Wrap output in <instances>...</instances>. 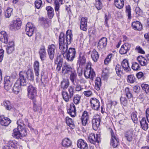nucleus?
Returning a JSON list of instances; mask_svg holds the SVG:
<instances>
[{"mask_svg":"<svg viewBox=\"0 0 149 149\" xmlns=\"http://www.w3.org/2000/svg\"><path fill=\"white\" fill-rule=\"evenodd\" d=\"M73 35L71 31L68 30L67 31L65 36L66 42L65 41L64 34L61 32L59 38V48L62 52V54L64 56L65 53L68 50V45L71 43L73 40Z\"/></svg>","mask_w":149,"mask_h":149,"instance_id":"nucleus-1","label":"nucleus"},{"mask_svg":"<svg viewBox=\"0 0 149 149\" xmlns=\"http://www.w3.org/2000/svg\"><path fill=\"white\" fill-rule=\"evenodd\" d=\"M69 94L67 92L65 91H62V94L64 100L66 102L69 101L73 96L74 92V88L72 86H70L68 89Z\"/></svg>","mask_w":149,"mask_h":149,"instance_id":"nucleus-2","label":"nucleus"},{"mask_svg":"<svg viewBox=\"0 0 149 149\" xmlns=\"http://www.w3.org/2000/svg\"><path fill=\"white\" fill-rule=\"evenodd\" d=\"M76 51L74 48H70L65 53L64 57H65L67 60L72 61L75 57Z\"/></svg>","mask_w":149,"mask_h":149,"instance_id":"nucleus-3","label":"nucleus"},{"mask_svg":"<svg viewBox=\"0 0 149 149\" xmlns=\"http://www.w3.org/2000/svg\"><path fill=\"white\" fill-rule=\"evenodd\" d=\"M28 96L31 99H33L36 97L37 94L36 88L31 85L27 88Z\"/></svg>","mask_w":149,"mask_h":149,"instance_id":"nucleus-4","label":"nucleus"},{"mask_svg":"<svg viewBox=\"0 0 149 149\" xmlns=\"http://www.w3.org/2000/svg\"><path fill=\"white\" fill-rule=\"evenodd\" d=\"M14 132L12 133V136L17 139H21L22 137L25 136L26 134V130H21L15 129L13 130Z\"/></svg>","mask_w":149,"mask_h":149,"instance_id":"nucleus-5","label":"nucleus"},{"mask_svg":"<svg viewBox=\"0 0 149 149\" xmlns=\"http://www.w3.org/2000/svg\"><path fill=\"white\" fill-rule=\"evenodd\" d=\"M22 23L20 19L18 18L16 20L13 21L10 24V29L13 31L18 30L20 29Z\"/></svg>","mask_w":149,"mask_h":149,"instance_id":"nucleus-6","label":"nucleus"},{"mask_svg":"<svg viewBox=\"0 0 149 149\" xmlns=\"http://www.w3.org/2000/svg\"><path fill=\"white\" fill-rule=\"evenodd\" d=\"M36 28L31 23L28 22L26 25V34L29 36H31L34 32L36 30Z\"/></svg>","mask_w":149,"mask_h":149,"instance_id":"nucleus-7","label":"nucleus"},{"mask_svg":"<svg viewBox=\"0 0 149 149\" xmlns=\"http://www.w3.org/2000/svg\"><path fill=\"white\" fill-rule=\"evenodd\" d=\"M88 140L90 143L95 144L96 143H99L100 141V135L96 134L95 135L93 133H91L89 135Z\"/></svg>","mask_w":149,"mask_h":149,"instance_id":"nucleus-8","label":"nucleus"},{"mask_svg":"<svg viewBox=\"0 0 149 149\" xmlns=\"http://www.w3.org/2000/svg\"><path fill=\"white\" fill-rule=\"evenodd\" d=\"M84 75L86 79H90L93 80L94 77H95V74L93 69L91 67L87 68L84 71Z\"/></svg>","mask_w":149,"mask_h":149,"instance_id":"nucleus-9","label":"nucleus"},{"mask_svg":"<svg viewBox=\"0 0 149 149\" xmlns=\"http://www.w3.org/2000/svg\"><path fill=\"white\" fill-rule=\"evenodd\" d=\"M90 103L92 108L95 110L99 109L100 103L99 100L95 98H91L90 99Z\"/></svg>","mask_w":149,"mask_h":149,"instance_id":"nucleus-10","label":"nucleus"},{"mask_svg":"<svg viewBox=\"0 0 149 149\" xmlns=\"http://www.w3.org/2000/svg\"><path fill=\"white\" fill-rule=\"evenodd\" d=\"M56 49V46L54 44H51L48 46L47 50L48 54L51 61H52L54 58Z\"/></svg>","mask_w":149,"mask_h":149,"instance_id":"nucleus-11","label":"nucleus"},{"mask_svg":"<svg viewBox=\"0 0 149 149\" xmlns=\"http://www.w3.org/2000/svg\"><path fill=\"white\" fill-rule=\"evenodd\" d=\"M12 83L10 81V77L7 76L4 78V85L5 89L7 91L12 90Z\"/></svg>","mask_w":149,"mask_h":149,"instance_id":"nucleus-12","label":"nucleus"},{"mask_svg":"<svg viewBox=\"0 0 149 149\" xmlns=\"http://www.w3.org/2000/svg\"><path fill=\"white\" fill-rule=\"evenodd\" d=\"M107 40L105 37L101 38L97 43V47L99 50L104 49L107 46Z\"/></svg>","mask_w":149,"mask_h":149,"instance_id":"nucleus-13","label":"nucleus"},{"mask_svg":"<svg viewBox=\"0 0 149 149\" xmlns=\"http://www.w3.org/2000/svg\"><path fill=\"white\" fill-rule=\"evenodd\" d=\"M25 72L21 71L19 73V79L17 81H19L20 84L22 86H25L28 83L27 80L25 77Z\"/></svg>","mask_w":149,"mask_h":149,"instance_id":"nucleus-14","label":"nucleus"},{"mask_svg":"<svg viewBox=\"0 0 149 149\" xmlns=\"http://www.w3.org/2000/svg\"><path fill=\"white\" fill-rule=\"evenodd\" d=\"M25 72L21 71L19 73V79L17 81H19L20 84L22 86H25L28 83L27 80L25 77Z\"/></svg>","mask_w":149,"mask_h":149,"instance_id":"nucleus-15","label":"nucleus"},{"mask_svg":"<svg viewBox=\"0 0 149 149\" xmlns=\"http://www.w3.org/2000/svg\"><path fill=\"white\" fill-rule=\"evenodd\" d=\"M74 70V69L72 67L70 64L65 63L63 66L62 72L65 74H69Z\"/></svg>","mask_w":149,"mask_h":149,"instance_id":"nucleus-16","label":"nucleus"},{"mask_svg":"<svg viewBox=\"0 0 149 149\" xmlns=\"http://www.w3.org/2000/svg\"><path fill=\"white\" fill-rule=\"evenodd\" d=\"M131 47V45L128 43H126L123 45L119 50V53L121 54H126L130 50Z\"/></svg>","mask_w":149,"mask_h":149,"instance_id":"nucleus-17","label":"nucleus"},{"mask_svg":"<svg viewBox=\"0 0 149 149\" xmlns=\"http://www.w3.org/2000/svg\"><path fill=\"white\" fill-rule=\"evenodd\" d=\"M21 85L19 81H17L12 89V91L15 94H18L21 90Z\"/></svg>","mask_w":149,"mask_h":149,"instance_id":"nucleus-18","label":"nucleus"},{"mask_svg":"<svg viewBox=\"0 0 149 149\" xmlns=\"http://www.w3.org/2000/svg\"><path fill=\"white\" fill-rule=\"evenodd\" d=\"M89 116L88 112L86 111H84L81 117V120L82 124L85 126L89 120Z\"/></svg>","mask_w":149,"mask_h":149,"instance_id":"nucleus-19","label":"nucleus"},{"mask_svg":"<svg viewBox=\"0 0 149 149\" xmlns=\"http://www.w3.org/2000/svg\"><path fill=\"white\" fill-rule=\"evenodd\" d=\"M0 40L2 42L6 44L8 41V35L6 32L4 31H1L0 33Z\"/></svg>","mask_w":149,"mask_h":149,"instance_id":"nucleus-20","label":"nucleus"},{"mask_svg":"<svg viewBox=\"0 0 149 149\" xmlns=\"http://www.w3.org/2000/svg\"><path fill=\"white\" fill-rule=\"evenodd\" d=\"M11 120L8 118L5 117L4 116H0V123L2 126H7L11 123Z\"/></svg>","mask_w":149,"mask_h":149,"instance_id":"nucleus-21","label":"nucleus"},{"mask_svg":"<svg viewBox=\"0 0 149 149\" xmlns=\"http://www.w3.org/2000/svg\"><path fill=\"white\" fill-rule=\"evenodd\" d=\"M77 145L78 147L80 149H88V148L87 143L81 139L78 140Z\"/></svg>","mask_w":149,"mask_h":149,"instance_id":"nucleus-22","label":"nucleus"},{"mask_svg":"<svg viewBox=\"0 0 149 149\" xmlns=\"http://www.w3.org/2000/svg\"><path fill=\"white\" fill-rule=\"evenodd\" d=\"M87 18L86 17H82L81 21L80 29L84 31L87 30L88 27L87 26Z\"/></svg>","mask_w":149,"mask_h":149,"instance_id":"nucleus-23","label":"nucleus"},{"mask_svg":"<svg viewBox=\"0 0 149 149\" xmlns=\"http://www.w3.org/2000/svg\"><path fill=\"white\" fill-rule=\"evenodd\" d=\"M39 54L40 58L42 61H44L46 56V52L45 47L44 46H42L40 49Z\"/></svg>","mask_w":149,"mask_h":149,"instance_id":"nucleus-24","label":"nucleus"},{"mask_svg":"<svg viewBox=\"0 0 149 149\" xmlns=\"http://www.w3.org/2000/svg\"><path fill=\"white\" fill-rule=\"evenodd\" d=\"M24 74L28 79L31 81L34 80V74L31 69H29L27 71L25 72Z\"/></svg>","mask_w":149,"mask_h":149,"instance_id":"nucleus-25","label":"nucleus"},{"mask_svg":"<svg viewBox=\"0 0 149 149\" xmlns=\"http://www.w3.org/2000/svg\"><path fill=\"white\" fill-rule=\"evenodd\" d=\"M76 107L73 103H71L70 105V107L67 110L68 113L72 117H74L76 115Z\"/></svg>","mask_w":149,"mask_h":149,"instance_id":"nucleus-26","label":"nucleus"},{"mask_svg":"<svg viewBox=\"0 0 149 149\" xmlns=\"http://www.w3.org/2000/svg\"><path fill=\"white\" fill-rule=\"evenodd\" d=\"M132 26L133 29L136 30L141 31L142 29V26L141 23L138 21L132 22Z\"/></svg>","mask_w":149,"mask_h":149,"instance_id":"nucleus-27","label":"nucleus"},{"mask_svg":"<svg viewBox=\"0 0 149 149\" xmlns=\"http://www.w3.org/2000/svg\"><path fill=\"white\" fill-rule=\"evenodd\" d=\"M123 69L126 72H129L130 71L131 68L129 67L128 61L125 59L123 60L121 64Z\"/></svg>","mask_w":149,"mask_h":149,"instance_id":"nucleus-28","label":"nucleus"},{"mask_svg":"<svg viewBox=\"0 0 149 149\" xmlns=\"http://www.w3.org/2000/svg\"><path fill=\"white\" fill-rule=\"evenodd\" d=\"M133 131L132 129L129 130L126 132L125 136L127 140L128 141L130 142L132 141L133 135Z\"/></svg>","mask_w":149,"mask_h":149,"instance_id":"nucleus-29","label":"nucleus"},{"mask_svg":"<svg viewBox=\"0 0 149 149\" xmlns=\"http://www.w3.org/2000/svg\"><path fill=\"white\" fill-rule=\"evenodd\" d=\"M46 9L47 11V13L48 17L50 19H52L54 15V10L53 8L50 6L46 7Z\"/></svg>","mask_w":149,"mask_h":149,"instance_id":"nucleus-30","label":"nucleus"},{"mask_svg":"<svg viewBox=\"0 0 149 149\" xmlns=\"http://www.w3.org/2000/svg\"><path fill=\"white\" fill-rule=\"evenodd\" d=\"M35 75L38 77L39 75V63L37 61H35L33 65Z\"/></svg>","mask_w":149,"mask_h":149,"instance_id":"nucleus-31","label":"nucleus"},{"mask_svg":"<svg viewBox=\"0 0 149 149\" xmlns=\"http://www.w3.org/2000/svg\"><path fill=\"white\" fill-rule=\"evenodd\" d=\"M65 122L67 125L71 129H73L75 127L74 122L72 119L69 117H67L65 118Z\"/></svg>","mask_w":149,"mask_h":149,"instance_id":"nucleus-32","label":"nucleus"},{"mask_svg":"<svg viewBox=\"0 0 149 149\" xmlns=\"http://www.w3.org/2000/svg\"><path fill=\"white\" fill-rule=\"evenodd\" d=\"M70 79L71 82L73 84H75L74 81H76V78L77 77V74L75 70H74L70 72Z\"/></svg>","mask_w":149,"mask_h":149,"instance_id":"nucleus-33","label":"nucleus"},{"mask_svg":"<svg viewBox=\"0 0 149 149\" xmlns=\"http://www.w3.org/2000/svg\"><path fill=\"white\" fill-rule=\"evenodd\" d=\"M69 84L70 82L69 79H64L61 83V88H63V90H65L68 88Z\"/></svg>","mask_w":149,"mask_h":149,"instance_id":"nucleus-34","label":"nucleus"},{"mask_svg":"<svg viewBox=\"0 0 149 149\" xmlns=\"http://www.w3.org/2000/svg\"><path fill=\"white\" fill-rule=\"evenodd\" d=\"M86 62V58L83 54L80 53L79 59L78 60L77 63L79 64V66L81 65L84 64Z\"/></svg>","mask_w":149,"mask_h":149,"instance_id":"nucleus-35","label":"nucleus"},{"mask_svg":"<svg viewBox=\"0 0 149 149\" xmlns=\"http://www.w3.org/2000/svg\"><path fill=\"white\" fill-rule=\"evenodd\" d=\"M91 57L94 62H96L99 59V55L95 49H93L91 52Z\"/></svg>","mask_w":149,"mask_h":149,"instance_id":"nucleus-36","label":"nucleus"},{"mask_svg":"<svg viewBox=\"0 0 149 149\" xmlns=\"http://www.w3.org/2000/svg\"><path fill=\"white\" fill-rule=\"evenodd\" d=\"M141 127L143 130H146L148 128V124L145 118H142L140 122Z\"/></svg>","mask_w":149,"mask_h":149,"instance_id":"nucleus-37","label":"nucleus"},{"mask_svg":"<svg viewBox=\"0 0 149 149\" xmlns=\"http://www.w3.org/2000/svg\"><path fill=\"white\" fill-rule=\"evenodd\" d=\"M17 124L18 125L17 130H26L24 128L25 125L24 123V122L22 119H19L17 122Z\"/></svg>","mask_w":149,"mask_h":149,"instance_id":"nucleus-38","label":"nucleus"},{"mask_svg":"<svg viewBox=\"0 0 149 149\" xmlns=\"http://www.w3.org/2000/svg\"><path fill=\"white\" fill-rule=\"evenodd\" d=\"M95 88L97 91L100 90L102 83L101 79L99 77H97L95 81Z\"/></svg>","mask_w":149,"mask_h":149,"instance_id":"nucleus-39","label":"nucleus"},{"mask_svg":"<svg viewBox=\"0 0 149 149\" xmlns=\"http://www.w3.org/2000/svg\"><path fill=\"white\" fill-rule=\"evenodd\" d=\"M101 120H92V126L93 129L95 130H97L98 127H99L100 123Z\"/></svg>","mask_w":149,"mask_h":149,"instance_id":"nucleus-40","label":"nucleus"},{"mask_svg":"<svg viewBox=\"0 0 149 149\" xmlns=\"http://www.w3.org/2000/svg\"><path fill=\"white\" fill-rule=\"evenodd\" d=\"M115 4L117 8L121 9L124 6L123 0H115Z\"/></svg>","mask_w":149,"mask_h":149,"instance_id":"nucleus-41","label":"nucleus"},{"mask_svg":"<svg viewBox=\"0 0 149 149\" xmlns=\"http://www.w3.org/2000/svg\"><path fill=\"white\" fill-rule=\"evenodd\" d=\"M3 104L7 110H10L13 108L11 104L9 101H4L3 102Z\"/></svg>","mask_w":149,"mask_h":149,"instance_id":"nucleus-42","label":"nucleus"},{"mask_svg":"<svg viewBox=\"0 0 149 149\" xmlns=\"http://www.w3.org/2000/svg\"><path fill=\"white\" fill-rule=\"evenodd\" d=\"M13 14V9L10 7H8L4 13V15L6 18H9Z\"/></svg>","mask_w":149,"mask_h":149,"instance_id":"nucleus-43","label":"nucleus"},{"mask_svg":"<svg viewBox=\"0 0 149 149\" xmlns=\"http://www.w3.org/2000/svg\"><path fill=\"white\" fill-rule=\"evenodd\" d=\"M119 144V141L118 138L111 140L110 145L113 147L114 148L116 147Z\"/></svg>","mask_w":149,"mask_h":149,"instance_id":"nucleus-44","label":"nucleus"},{"mask_svg":"<svg viewBox=\"0 0 149 149\" xmlns=\"http://www.w3.org/2000/svg\"><path fill=\"white\" fill-rule=\"evenodd\" d=\"M62 146L65 147L70 146L71 144L70 141L67 138L64 139L62 141Z\"/></svg>","mask_w":149,"mask_h":149,"instance_id":"nucleus-45","label":"nucleus"},{"mask_svg":"<svg viewBox=\"0 0 149 149\" xmlns=\"http://www.w3.org/2000/svg\"><path fill=\"white\" fill-rule=\"evenodd\" d=\"M115 70L116 73L118 77H120L123 73V71L121 70V68L120 65L117 64Z\"/></svg>","mask_w":149,"mask_h":149,"instance_id":"nucleus-46","label":"nucleus"},{"mask_svg":"<svg viewBox=\"0 0 149 149\" xmlns=\"http://www.w3.org/2000/svg\"><path fill=\"white\" fill-rule=\"evenodd\" d=\"M125 94L127 97L128 99L133 97V95L129 88L128 87H126L125 88Z\"/></svg>","mask_w":149,"mask_h":149,"instance_id":"nucleus-47","label":"nucleus"},{"mask_svg":"<svg viewBox=\"0 0 149 149\" xmlns=\"http://www.w3.org/2000/svg\"><path fill=\"white\" fill-rule=\"evenodd\" d=\"M63 59L61 58L60 56L57 57L56 60L55 61L56 64H57V66L61 67L62 65Z\"/></svg>","mask_w":149,"mask_h":149,"instance_id":"nucleus-48","label":"nucleus"},{"mask_svg":"<svg viewBox=\"0 0 149 149\" xmlns=\"http://www.w3.org/2000/svg\"><path fill=\"white\" fill-rule=\"evenodd\" d=\"M135 81L136 78L133 75L131 74L128 76L127 81L128 83L133 84Z\"/></svg>","mask_w":149,"mask_h":149,"instance_id":"nucleus-49","label":"nucleus"},{"mask_svg":"<svg viewBox=\"0 0 149 149\" xmlns=\"http://www.w3.org/2000/svg\"><path fill=\"white\" fill-rule=\"evenodd\" d=\"M141 88L146 94H148L149 93V85L146 84H142L141 85Z\"/></svg>","mask_w":149,"mask_h":149,"instance_id":"nucleus-50","label":"nucleus"},{"mask_svg":"<svg viewBox=\"0 0 149 149\" xmlns=\"http://www.w3.org/2000/svg\"><path fill=\"white\" fill-rule=\"evenodd\" d=\"M132 68L134 70L137 71L140 70V66L137 62H133L132 63Z\"/></svg>","mask_w":149,"mask_h":149,"instance_id":"nucleus-51","label":"nucleus"},{"mask_svg":"<svg viewBox=\"0 0 149 149\" xmlns=\"http://www.w3.org/2000/svg\"><path fill=\"white\" fill-rule=\"evenodd\" d=\"M131 8L129 5H128L126 7V12L127 14L129 19H130L131 17Z\"/></svg>","mask_w":149,"mask_h":149,"instance_id":"nucleus-52","label":"nucleus"},{"mask_svg":"<svg viewBox=\"0 0 149 149\" xmlns=\"http://www.w3.org/2000/svg\"><path fill=\"white\" fill-rule=\"evenodd\" d=\"M81 97L78 95H74L73 101L74 103L76 104H78L80 101Z\"/></svg>","mask_w":149,"mask_h":149,"instance_id":"nucleus-53","label":"nucleus"},{"mask_svg":"<svg viewBox=\"0 0 149 149\" xmlns=\"http://www.w3.org/2000/svg\"><path fill=\"white\" fill-rule=\"evenodd\" d=\"M137 113L133 112L131 115V118L134 123H136L137 122L138 118L137 116Z\"/></svg>","mask_w":149,"mask_h":149,"instance_id":"nucleus-54","label":"nucleus"},{"mask_svg":"<svg viewBox=\"0 0 149 149\" xmlns=\"http://www.w3.org/2000/svg\"><path fill=\"white\" fill-rule=\"evenodd\" d=\"M112 54H109L105 59L104 61V63L105 65H107L111 61V59L113 56Z\"/></svg>","mask_w":149,"mask_h":149,"instance_id":"nucleus-55","label":"nucleus"},{"mask_svg":"<svg viewBox=\"0 0 149 149\" xmlns=\"http://www.w3.org/2000/svg\"><path fill=\"white\" fill-rule=\"evenodd\" d=\"M108 71L106 69L103 70L102 73V77L104 80L107 79L108 77Z\"/></svg>","mask_w":149,"mask_h":149,"instance_id":"nucleus-56","label":"nucleus"},{"mask_svg":"<svg viewBox=\"0 0 149 149\" xmlns=\"http://www.w3.org/2000/svg\"><path fill=\"white\" fill-rule=\"evenodd\" d=\"M95 0V6L96 8L98 10H100L102 8V4L101 2V0Z\"/></svg>","mask_w":149,"mask_h":149,"instance_id":"nucleus-57","label":"nucleus"},{"mask_svg":"<svg viewBox=\"0 0 149 149\" xmlns=\"http://www.w3.org/2000/svg\"><path fill=\"white\" fill-rule=\"evenodd\" d=\"M120 100L122 104L124 106H125L127 105V100L125 97L121 96L120 98Z\"/></svg>","mask_w":149,"mask_h":149,"instance_id":"nucleus-58","label":"nucleus"},{"mask_svg":"<svg viewBox=\"0 0 149 149\" xmlns=\"http://www.w3.org/2000/svg\"><path fill=\"white\" fill-rule=\"evenodd\" d=\"M36 7L37 9H39L42 4V1L41 0H36L35 2Z\"/></svg>","mask_w":149,"mask_h":149,"instance_id":"nucleus-59","label":"nucleus"},{"mask_svg":"<svg viewBox=\"0 0 149 149\" xmlns=\"http://www.w3.org/2000/svg\"><path fill=\"white\" fill-rule=\"evenodd\" d=\"M148 63V61L146 58L144 57L143 58H142V59H141V61L139 63L142 66H146L147 65Z\"/></svg>","mask_w":149,"mask_h":149,"instance_id":"nucleus-60","label":"nucleus"},{"mask_svg":"<svg viewBox=\"0 0 149 149\" xmlns=\"http://www.w3.org/2000/svg\"><path fill=\"white\" fill-rule=\"evenodd\" d=\"M135 49L139 53L143 54H145L144 51L140 46H136L135 48Z\"/></svg>","mask_w":149,"mask_h":149,"instance_id":"nucleus-61","label":"nucleus"},{"mask_svg":"<svg viewBox=\"0 0 149 149\" xmlns=\"http://www.w3.org/2000/svg\"><path fill=\"white\" fill-rule=\"evenodd\" d=\"M135 10L136 14L137 15H141L142 11L139 7H136Z\"/></svg>","mask_w":149,"mask_h":149,"instance_id":"nucleus-62","label":"nucleus"},{"mask_svg":"<svg viewBox=\"0 0 149 149\" xmlns=\"http://www.w3.org/2000/svg\"><path fill=\"white\" fill-rule=\"evenodd\" d=\"M84 94L86 97H89L92 95V92L90 90L84 92Z\"/></svg>","mask_w":149,"mask_h":149,"instance_id":"nucleus-63","label":"nucleus"},{"mask_svg":"<svg viewBox=\"0 0 149 149\" xmlns=\"http://www.w3.org/2000/svg\"><path fill=\"white\" fill-rule=\"evenodd\" d=\"M14 50V47H10L6 48V52L8 54L11 53Z\"/></svg>","mask_w":149,"mask_h":149,"instance_id":"nucleus-64","label":"nucleus"}]
</instances>
